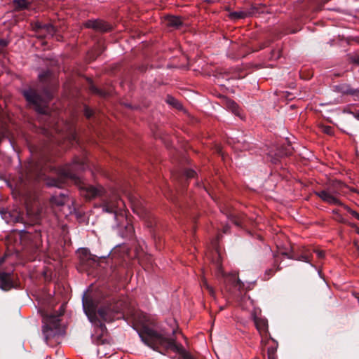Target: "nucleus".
Wrapping results in <instances>:
<instances>
[{
	"instance_id": "c756f323",
	"label": "nucleus",
	"mask_w": 359,
	"mask_h": 359,
	"mask_svg": "<svg viewBox=\"0 0 359 359\" xmlns=\"http://www.w3.org/2000/svg\"><path fill=\"white\" fill-rule=\"evenodd\" d=\"M93 50H91V51L88 52V53L91 60H95L97 58V57L98 55H100L102 53V51L100 50L98 53H96L95 55H93L91 56V54L93 53Z\"/></svg>"
},
{
	"instance_id": "a18cd8bd",
	"label": "nucleus",
	"mask_w": 359,
	"mask_h": 359,
	"mask_svg": "<svg viewBox=\"0 0 359 359\" xmlns=\"http://www.w3.org/2000/svg\"><path fill=\"white\" fill-rule=\"evenodd\" d=\"M275 52H276L275 50H272L271 54L273 55L275 53Z\"/></svg>"
},
{
	"instance_id": "09e8293b",
	"label": "nucleus",
	"mask_w": 359,
	"mask_h": 359,
	"mask_svg": "<svg viewBox=\"0 0 359 359\" xmlns=\"http://www.w3.org/2000/svg\"><path fill=\"white\" fill-rule=\"evenodd\" d=\"M357 62L359 63V60Z\"/></svg>"
},
{
	"instance_id": "79ce46f5",
	"label": "nucleus",
	"mask_w": 359,
	"mask_h": 359,
	"mask_svg": "<svg viewBox=\"0 0 359 359\" xmlns=\"http://www.w3.org/2000/svg\"><path fill=\"white\" fill-rule=\"evenodd\" d=\"M280 57V50H277V56H276V58H279Z\"/></svg>"
},
{
	"instance_id": "2f4dec72",
	"label": "nucleus",
	"mask_w": 359,
	"mask_h": 359,
	"mask_svg": "<svg viewBox=\"0 0 359 359\" xmlns=\"http://www.w3.org/2000/svg\"><path fill=\"white\" fill-rule=\"evenodd\" d=\"M140 264L147 270H149L151 268V266L152 264H144V260L143 259H141L140 260Z\"/></svg>"
},
{
	"instance_id": "bb28decb",
	"label": "nucleus",
	"mask_w": 359,
	"mask_h": 359,
	"mask_svg": "<svg viewBox=\"0 0 359 359\" xmlns=\"http://www.w3.org/2000/svg\"><path fill=\"white\" fill-rule=\"evenodd\" d=\"M185 175L187 179L194 178L196 175V172L193 170H187L185 171Z\"/></svg>"
},
{
	"instance_id": "7c9ffc66",
	"label": "nucleus",
	"mask_w": 359,
	"mask_h": 359,
	"mask_svg": "<svg viewBox=\"0 0 359 359\" xmlns=\"http://www.w3.org/2000/svg\"><path fill=\"white\" fill-rule=\"evenodd\" d=\"M92 115H93V111H92L90 109H89V108L86 107V108L85 109V116H86L88 118H89L90 117H91V116H92Z\"/></svg>"
},
{
	"instance_id": "c9c22d12",
	"label": "nucleus",
	"mask_w": 359,
	"mask_h": 359,
	"mask_svg": "<svg viewBox=\"0 0 359 359\" xmlns=\"http://www.w3.org/2000/svg\"><path fill=\"white\" fill-rule=\"evenodd\" d=\"M276 270L273 269H269V270H266V273L268 275V276H271L272 274H273L275 272H276Z\"/></svg>"
},
{
	"instance_id": "4be33fe9",
	"label": "nucleus",
	"mask_w": 359,
	"mask_h": 359,
	"mask_svg": "<svg viewBox=\"0 0 359 359\" xmlns=\"http://www.w3.org/2000/svg\"><path fill=\"white\" fill-rule=\"evenodd\" d=\"M332 213L334 215L333 219L339 223H345L346 220L343 216L339 213L338 210H333Z\"/></svg>"
},
{
	"instance_id": "1a4fd4ad",
	"label": "nucleus",
	"mask_w": 359,
	"mask_h": 359,
	"mask_svg": "<svg viewBox=\"0 0 359 359\" xmlns=\"http://www.w3.org/2000/svg\"><path fill=\"white\" fill-rule=\"evenodd\" d=\"M20 282L13 273L2 272L0 274V287L4 290L17 288Z\"/></svg>"
},
{
	"instance_id": "412c9836",
	"label": "nucleus",
	"mask_w": 359,
	"mask_h": 359,
	"mask_svg": "<svg viewBox=\"0 0 359 359\" xmlns=\"http://www.w3.org/2000/svg\"><path fill=\"white\" fill-rule=\"evenodd\" d=\"M13 4L18 10L27 8L29 5L27 0H13Z\"/></svg>"
},
{
	"instance_id": "0eeeda50",
	"label": "nucleus",
	"mask_w": 359,
	"mask_h": 359,
	"mask_svg": "<svg viewBox=\"0 0 359 359\" xmlns=\"http://www.w3.org/2000/svg\"><path fill=\"white\" fill-rule=\"evenodd\" d=\"M344 187L345 185L341 182L333 181L327 190L316 191L315 194L328 204L342 206L344 203L341 202L337 195L341 194Z\"/></svg>"
},
{
	"instance_id": "9d476101",
	"label": "nucleus",
	"mask_w": 359,
	"mask_h": 359,
	"mask_svg": "<svg viewBox=\"0 0 359 359\" xmlns=\"http://www.w3.org/2000/svg\"><path fill=\"white\" fill-rule=\"evenodd\" d=\"M261 7H264V6L262 4H252L250 8L246 11L231 12L228 16L231 20L244 19L259 13Z\"/></svg>"
},
{
	"instance_id": "a878e982",
	"label": "nucleus",
	"mask_w": 359,
	"mask_h": 359,
	"mask_svg": "<svg viewBox=\"0 0 359 359\" xmlns=\"http://www.w3.org/2000/svg\"><path fill=\"white\" fill-rule=\"evenodd\" d=\"M313 252L316 253L318 258L324 259L325 257V252L323 250H320L316 248H313Z\"/></svg>"
},
{
	"instance_id": "de8ad7c7",
	"label": "nucleus",
	"mask_w": 359,
	"mask_h": 359,
	"mask_svg": "<svg viewBox=\"0 0 359 359\" xmlns=\"http://www.w3.org/2000/svg\"><path fill=\"white\" fill-rule=\"evenodd\" d=\"M351 227H354V226H355V224H351Z\"/></svg>"
},
{
	"instance_id": "72a5a7b5",
	"label": "nucleus",
	"mask_w": 359,
	"mask_h": 359,
	"mask_svg": "<svg viewBox=\"0 0 359 359\" xmlns=\"http://www.w3.org/2000/svg\"><path fill=\"white\" fill-rule=\"evenodd\" d=\"M49 75H50V72H46V73H45V74H41V75L39 76L40 80H41V81H44V80H45V79H46V77H48Z\"/></svg>"
},
{
	"instance_id": "6ab92c4d",
	"label": "nucleus",
	"mask_w": 359,
	"mask_h": 359,
	"mask_svg": "<svg viewBox=\"0 0 359 359\" xmlns=\"http://www.w3.org/2000/svg\"><path fill=\"white\" fill-rule=\"evenodd\" d=\"M255 323L259 331H265L268 328V323L266 319L256 317L255 318Z\"/></svg>"
},
{
	"instance_id": "ddd939ff",
	"label": "nucleus",
	"mask_w": 359,
	"mask_h": 359,
	"mask_svg": "<svg viewBox=\"0 0 359 359\" xmlns=\"http://www.w3.org/2000/svg\"><path fill=\"white\" fill-rule=\"evenodd\" d=\"M221 98L222 99V103L225 107L230 110L233 114H234L236 116L242 117L241 112L242 110L238 106V104L233 101V100H231L228 98L226 96H221Z\"/></svg>"
},
{
	"instance_id": "c85d7f7f",
	"label": "nucleus",
	"mask_w": 359,
	"mask_h": 359,
	"mask_svg": "<svg viewBox=\"0 0 359 359\" xmlns=\"http://www.w3.org/2000/svg\"><path fill=\"white\" fill-rule=\"evenodd\" d=\"M313 76V73L308 72L307 74H305L304 72H300V77L303 79H309Z\"/></svg>"
},
{
	"instance_id": "c03bdc74",
	"label": "nucleus",
	"mask_w": 359,
	"mask_h": 359,
	"mask_svg": "<svg viewBox=\"0 0 359 359\" xmlns=\"http://www.w3.org/2000/svg\"><path fill=\"white\" fill-rule=\"evenodd\" d=\"M211 294H212L213 297H214V298H215V292H212V293H211Z\"/></svg>"
},
{
	"instance_id": "dca6fc26",
	"label": "nucleus",
	"mask_w": 359,
	"mask_h": 359,
	"mask_svg": "<svg viewBox=\"0 0 359 359\" xmlns=\"http://www.w3.org/2000/svg\"><path fill=\"white\" fill-rule=\"evenodd\" d=\"M130 249L126 245L118 246L114 248L112 252V257H121L123 260L129 257Z\"/></svg>"
},
{
	"instance_id": "39448f33",
	"label": "nucleus",
	"mask_w": 359,
	"mask_h": 359,
	"mask_svg": "<svg viewBox=\"0 0 359 359\" xmlns=\"http://www.w3.org/2000/svg\"><path fill=\"white\" fill-rule=\"evenodd\" d=\"M76 255L79 259L77 269L79 271L94 276L100 273L98 267L105 261V257H97L92 255L87 248L79 249Z\"/></svg>"
},
{
	"instance_id": "aec40b11",
	"label": "nucleus",
	"mask_w": 359,
	"mask_h": 359,
	"mask_svg": "<svg viewBox=\"0 0 359 359\" xmlns=\"http://www.w3.org/2000/svg\"><path fill=\"white\" fill-rule=\"evenodd\" d=\"M167 102L177 109H182V104L172 96L168 95Z\"/></svg>"
},
{
	"instance_id": "4c0bfd02",
	"label": "nucleus",
	"mask_w": 359,
	"mask_h": 359,
	"mask_svg": "<svg viewBox=\"0 0 359 359\" xmlns=\"http://www.w3.org/2000/svg\"><path fill=\"white\" fill-rule=\"evenodd\" d=\"M91 90H92L93 92L96 93H98V94H100V91L97 88H96L95 87H94V86H92V87H91Z\"/></svg>"
},
{
	"instance_id": "423d86ee",
	"label": "nucleus",
	"mask_w": 359,
	"mask_h": 359,
	"mask_svg": "<svg viewBox=\"0 0 359 359\" xmlns=\"http://www.w3.org/2000/svg\"><path fill=\"white\" fill-rule=\"evenodd\" d=\"M75 163L72 165L66 166L61 170V174L66 178L71 179L74 181L81 191V194L88 199H92L97 196L101 192L102 188L98 189L92 185L86 184L82 182L74 172Z\"/></svg>"
},
{
	"instance_id": "393cba45",
	"label": "nucleus",
	"mask_w": 359,
	"mask_h": 359,
	"mask_svg": "<svg viewBox=\"0 0 359 359\" xmlns=\"http://www.w3.org/2000/svg\"><path fill=\"white\" fill-rule=\"evenodd\" d=\"M342 207H344V209L346 210L353 217H354L355 219L359 220V213L358 212L352 210L348 206H347L344 204V205H342Z\"/></svg>"
},
{
	"instance_id": "473e14b6",
	"label": "nucleus",
	"mask_w": 359,
	"mask_h": 359,
	"mask_svg": "<svg viewBox=\"0 0 359 359\" xmlns=\"http://www.w3.org/2000/svg\"><path fill=\"white\" fill-rule=\"evenodd\" d=\"M359 93V90H354V89H348L346 91V93L347 94H349V95H355L356 93Z\"/></svg>"
},
{
	"instance_id": "20e7f679",
	"label": "nucleus",
	"mask_w": 359,
	"mask_h": 359,
	"mask_svg": "<svg viewBox=\"0 0 359 359\" xmlns=\"http://www.w3.org/2000/svg\"><path fill=\"white\" fill-rule=\"evenodd\" d=\"M218 258L217 260L213 264L215 266V275L217 276H222L224 278V281L231 289L238 291H250L255 288V282L242 280L238 277V272H233L228 274H225L221 260V256L217 252Z\"/></svg>"
},
{
	"instance_id": "37998d69",
	"label": "nucleus",
	"mask_w": 359,
	"mask_h": 359,
	"mask_svg": "<svg viewBox=\"0 0 359 359\" xmlns=\"http://www.w3.org/2000/svg\"><path fill=\"white\" fill-rule=\"evenodd\" d=\"M355 231H356V233L359 234V228L358 227L356 228Z\"/></svg>"
},
{
	"instance_id": "f8f14e48",
	"label": "nucleus",
	"mask_w": 359,
	"mask_h": 359,
	"mask_svg": "<svg viewBox=\"0 0 359 359\" xmlns=\"http://www.w3.org/2000/svg\"><path fill=\"white\" fill-rule=\"evenodd\" d=\"M39 37L43 38L48 36H53L56 32L55 27L51 24H41L36 22L34 27Z\"/></svg>"
},
{
	"instance_id": "e433bc0d",
	"label": "nucleus",
	"mask_w": 359,
	"mask_h": 359,
	"mask_svg": "<svg viewBox=\"0 0 359 359\" xmlns=\"http://www.w3.org/2000/svg\"><path fill=\"white\" fill-rule=\"evenodd\" d=\"M292 154V148H290L289 149H287L285 154V156H290Z\"/></svg>"
},
{
	"instance_id": "9b49d317",
	"label": "nucleus",
	"mask_w": 359,
	"mask_h": 359,
	"mask_svg": "<svg viewBox=\"0 0 359 359\" xmlns=\"http://www.w3.org/2000/svg\"><path fill=\"white\" fill-rule=\"evenodd\" d=\"M84 27L88 29H93L97 32H107L112 30V26L102 20H89L84 24Z\"/></svg>"
},
{
	"instance_id": "49530a36",
	"label": "nucleus",
	"mask_w": 359,
	"mask_h": 359,
	"mask_svg": "<svg viewBox=\"0 0 359 359\" xmlns=\"http://www.w3.org/2000/svg\"><path fill=\"white\" fill-rule=\"evenodd\" d=\"M99 47V45H97L96 47L94 48V49L95 50L96 48H97Z\"/></svg>"
},
{
	"instance_id": "ea45409f",
	"label": "nucleus",
	"mask_w": 359,
	"mask_h": 359,
	"mask_svg": "<svg viewBox=\"0 0 359 359\" xmlns=\"http://www.w3.org/2000/svg\"><path fill=\"white\" fill-rule=\"evenodd\" d=\"M352 294L354 296L355 298L359 299V293L358 292L352 293Z\"/></svg>"
},
{
	"instance_id": "5701e85b",
	"label": "nucleus",
	"mask_w": 359,
	"mask_h": 359,
	"mask_svg": "<svg viewBox=\"0 0 359 359\" xmlns=\"http://www.w3.org/2000/svg\"><path fill=\"white\" fill-rule=\"evenodd\" d=\"M276 351L277 348L274 346H270L267 350V356L268 359H275L276 358Z\"/></svg>"
},
{
	"instance_id": "4468645a",
	"label": "nucleus",
	"mask_w": 359,
	"mask_h": 359,
	"mask_svg": "<svg viewBox=\"0 0 359 359\" xmlns=\"http://www.w3.org/2000/svg\"><path fill=\"white\" fill-rule=\"evenodd\" d=\"M128 198L131 203L133 211L141 217L144 216L145 210L142 207V203L137 197L135 195L130 194L128 195Z\"/></svg>"
},
{
	"instance_id": "f257e3e1",
	"label": "nucleus",
	"mask_w": 359,
	"mask_h": 359,
	"mask_svg": "<svg viewBox=\"0 0 359 359\" xmlns=\"http://www.w3.org/2000/svg\"><path fill=\"white\" fill-rule=\"evenodd\" d=\"M83 308L89 320L95 325L93 341L96 344H103L102 337L107 332L103 322H111L116 315L129 309L130 304L123 299H116L111 294L83 293Z\"/></svg>"
},
{
	"instance_id": "cd10ccee",
	"label": "nucleus",
	"mask_w": 359,
	"mask_h": 359,
	"mask_svg": "<svg viewBox=\"0 0 359 359\" xmlns=\"http://www.w3.org/2000/svg\"><path fill=\"white\" fill-rule=\"evenodd\" d=\"M323 132L325 134L332 135L333 134V129L331 126H323Z\"/></svg>"
},
{
	"instance_id": "a19ab883",
	"label": "nucleus",
	"mask_w": 359,
	"mask_h": 359,
	"mask_svg": "<svg viewBox=\"0 0 359 359\" xmlns=\"http://www.w3.org/2000/svg\"><path fill=\"white\" fill-rule=\"evenodd\" d=\"M57 83H55V84L53 86V89H52V90H53V91H55V90H57Z\"/></svg>"
},
{
	"instance_id": "f3484780",
	"label": "nucleus",
	"mask_w": 359,
	"mask_h": 359,
	"mask_svg": "<svg viewBox=\"0 0 359 359\" xmlns=\"http://www.w3.org/2000/svg\"><path fill=\"white\" fill-rule=\"evenodd\" d=\"M120 203L123 202L120 198L116 199L114 202H107L104 205V209L108 212H116V209L120 206Z\"/></svg>"
},
{
	"instance_id": "a211bd4d",
	"label": "nucleus",
	"mask_w": 359,
	"mask_h": 359,
	"mask_svg": "<svg viewBox=\"0 0 359 359\" xmlns=\"http://www.w3.org/2000/svg\"><path fill=\"white\" fill-rule=\"evenodd\" d=\"M167 23L170 27H178L182 25L181 18L177 16H168L167 18Z\"/></svg>"
},
{
	"instance_id": "f704fd0d",
	"label": "nucleus",
	"mask_w": 359,
	"mask_h": 359,
	"mask_svg": "<svg viewBox=\"0 0 359 359\" xmlns=\"http://www.w3.org/2000/svg\"><path fill=\"white\" fill-rule=\"evenodd\" d=\"M126 228L130 233H133L134 232V228L132 224H128Z\"/></svg>"
},
{
	"instance_id": "58836bf2",
	"label": "nucleus",
	"mask_w": 359,
	"mask_h": 359,
	"mask_svg": "<svg viewBox=\"0 0 359 359\" xmlns=\"http://www.w3.org/2000/svg\"><path fill=\"white\" fill-rule=\"evenodd\" d=\"M202 282H203V284L204 285H205V290H209V287H208V285H207L206 280L203 279V280H202Z\"/></svg>"
},
{
	"instance_id": "6e6552de",
	"label": "nucleus",
	"mask_w": 359,
	"mask_h": 359,
	"mask_svg": "<svg viewBox=\"0 0 359 359\" xmlns=\"http://www.w3.org/2000/svg\"><path fill=\"white\" fill-rule=\"evenodd\" d=\"M22 95L26 100L34 107L36 111L40 114H46L47 102L52 99V93L45 92L46 100L42 98L34 89L23 90Z\"/></svg>"
},
{
	"instance_id": "7ed1b4c3",
	"label": "nucleus",
	"mask_w": 359,
	"mask_h": 359,
	"mask_svg": "<svg viewBox=\"0 0 359 359\" xmlns=\"http://www.w3.org/2000/svg\"><path fill=\"white\" fill-rule=\"evenodd\" d=\"M138 333L145 344L162 354H165L168 351L182 355L186 353L183 346L176 341L175 330H172L170 336L164 330L158 332L148 326H143Z\"/></svg>"
},
{
	"instance_id": "b1692460",
	"label": "nucleus",
	"mask_w": 359,
	"mask_h": 359,
	"mask_svg": "<svg viewBox=\"0 0 359 359\" xmlns=\"http://www.w3.org/2000/svg\"><path fill=\"white\" fill-rule=\"evenodd\" d=\"M311 254L309 253V251L307 250H305V252L303 255H302L299 259L304 261V262H311Z\"/></svg>"
},
{
	"instance_id": "2eb2a0df",
	"label": "nucleus",
	"mask_w": 359,
	"mask_h": 359,
	"mask_svg": "<svg viewBox=\"0 0 359 359\" xmlns=\"http://www.w3.org/2000/svg\"><path fill=\"white\" fill-rule=\"evenodd\" d=\"M228 218L236 225L242 226L246 222V215L243 213L229 211L225 212Z\"/></svg>"
},
{
	"instance_id": "f03ea898",
	"label": "nucleus",
	"mask_w": 359,
	"mask_h": 359,
	"mask_svg": "<svg viewBox=\"0 0 359 359\" xmlns=\"http://www.w3.org/2000/svg\"><path fill=\"white\" fill-rule=\"evenodd\" d=\"M32 296L38 301L39 304L42 307L39 312L42 317V332L47 344L50 341L60 336L62 332V327L60 324V317L65 313L66 303L62 304L59 310L54 313L49 312L47 309H53L59 300L55 295L50 293H31Z\"/></svg>"
}]
</instances>
